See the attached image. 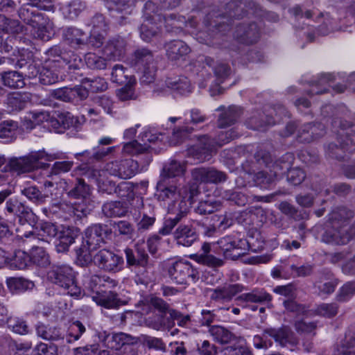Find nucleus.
<instances>
[{"instance_id": "c85d7f7f", "label": "nucleus", "mask_w": 355, "mask_h": 355, "mask_svg": "<svg viewBox=\"0 0 355 355\" xmlns=\"http://www.w3.org/2000/svg\"><path fill=\"white\" fill-rule=\"evenodd\" d=\"M243 289L244 287L239 284H225L223 287L214 289L211 297L217 301H230Z\"/></svg>"}, {"instance_id": "8fccbe9b", "label": "nucleus", "mask_w": 355, "mask_h": 355, "mask_svg": "<svg viewBox=\"0 0 355 355\" xmlns=\"http://www.w3.org/2000/svg\"><path fill=\"white\" fill-rule=\"evenodd\" d=\"M6 284L12 293H22L33 288L35 284L32 281L23 277H9Z\"/></svg>"}, {"instance_id": "e2e57ef3", "label": "nucleus", "mask_w": 355, "mask_h": 355, "mask_svg": "<svg viewBox=\"0 0 355 355\" xmlns=\"http://www.w3.org/2000/svg\"><path fill=\"white\" fill-rule=\"evenodd\" d=\"M31 262L40 267H46L50 263L49 256L42 248H33Z\"/></svg>"}, {"instance_id": "37998d69", "label": "nucleus", "mask_w": 355, "mask_h": 355, "mask_svg": "<svg viewBox=\"0 0 355 355\" xmlns=\"http://www.w3.org/2000/svg\"><path fill=\"white\" fill-rule=\"evenodd\" d=\"M331 273L327 272L315 282L314 286L318 291L319 295H329L335 291L337 282L331 279Z\"/></svg>"}, {"instance_id": "69168bd1", "label": "nucleus", "mask_w": 355, "mask_h": 355, "mask_svg": "<svg viewBox=\"0 0 355 355\" xmlns=\"http://www.w3.org/2000/svg\"><path fill=\"white\" fill-rule=\"evenodd\" d=\"M85 60L87 66L92 69L101 70L107 67L105 58L94 53H87Z\"/></svg>"}, {"instance_id": "5fc2aeb1", "label": "nucleus", "mask_w": 355, "mask_h": 355, "mask_svg": "<svg viewBox=\"0 0 355 355\" xmlns=\"http://www.w3.org/2000/svg\"><path fill=\"white\" fill-rule=\"evenodd\" d=\"M223 198L232 201L239 206H244L251 201L250 196L239 189L226 190L222 193Z\"/></svg>"}, {"instance_id": "680f3d73", "label": "nucleus", "mask_w": 355, "mask_h": 355, "mask_svg": "<svg viewBox=\"0 0 355 355\" xmlns=\"http://www.w3.org/2000/svg\"><path fill=\"white\" fill-rule=\"evenodd\" d=\"M165 318L164 314L153 313L145 318L144 323L148 327L159 331L167 328L168 320L166 321Z\"/></svg>"}, {"instance_id": "4d7b16f0", "label": "nucleus", "mask_w": 355, "mask_h": 355, "mask_svg": "<svg viewBox=\"0 0 355 355\" xmlns=\"http://www.w3.org/2000/svg\"><path fill=\"white\" fill-rule=\"evenodd\" d=\"M17 130V123L13 121H7L0 123V139L4 142H10L14 139Z\"/></svg>"}, {"instance_id": "f257e3e1", "label": "nucleus", "mask_w": 355, "mask_h": 355, "mask_svg": "<svg viewBox=\"0 0 355 355\" xmlns=\"http://www.w3.org/2000/svg\"><path fill=\"white\" fill-rule=\"evenodd\" d=\"M64 190H69L67 195L71 199L63 200L58 204L59 209L67 213L69 216L81 218L87 216L91 209L87 205L86 201L91 193L90 187L86 184L82 178H76L72 182L71 188H69L67 182H64Z\"/></svg>"}, {"instance_id": "f3484780", "label": "nucleus", "mask_w": 355, "mask_h": 355, "mask_svg": "<svg viewBox=\"0 0 355 355\" xmlns=\"http://www.w3.org/2000/svg\"><path fill=\"white\" fill-rule=\"evenodd\" d=\"M105 171L112 175L128 179L139 172L138 164L132 159L111 162L106 164Z\"/></svg>"}, {"instance_id": "4468645a", "label": "nucleus", "mask_w": 355, "mask_h": 355, "mask_svg": "<svg viewBox=\"0 0 355 355\" xmlns=\"http://www.w3.org/2000/svg\"><path fill=\"white\" fill-rule=\"evenodd\" d=\"M176 15L171 14L167 17H162L158 14L150 15L146 13L142 24L139 27V33L141 38L145 42H149L155 37L159 31V26L157 21H162L164 19L165 21L169 20H175Z\"/></svg>"}, {"instance_id": "412c9836", "label": "nucleus", "mask_w": 355, "mask_h": 355, "mask_svg": "<svg viewBox=\"0 0 355 355\" xmlns=\"http://www.w3.org/2000/svg\"><path fill=\"white\" fill-rule=\"evenodd\" d=\"M259 28L255 23H243L236 26L234 37L241 43L251 44L258 41Z\"/></svg>"}, {"instance_id": "39448f33", "label": "nucleus", "mask_w": 355, "mask_h": 355, "mask_svg": "<svg viewBox=\"0 0 355 355\" xmlns=\"http://www.w3.org/2000/svg\"><path fill=\"white\" fill-rule=\"evenodd\" d=\"M349 136L355 137V123L349 121H341L340 129L338 132V143L329 144L327 153L332 158L343 159L345 156V152H355V141L349 138Z\"/></svg>"}, {"instance_id": "49530a36", "label": "nucleus", "mask_w": 355, "mask_h": 355, "mask_svg": "<svg viewBox=\"0 0 355 355\" xmlns=\"http://www.w3.org/2000/svg\"><path fill=\"white\" fill-rule=\"evenodd\" d=\"M209 333L220 344H227L235 338V336L230 331L220 325L210 326Z\"/></svg>"}, {"instance_id": "a19ab883", "label": "nucleus", "mask_w": 355, "mask_h": 355, "mask_svg": "<svg viewBox=\"0 0 355 355\" xmlns=\"http://www.w3.org/2000/svg\"><path fill=\"white\" fill-rule=\"evenodd\" d=\"M237 300L245 302L263 303L272 300V296L263 289H253L249 293H243L237 297Z\"/></svg>"}, {"instance_id": "ea45409f", "label": "nucleus", "mask_w": 355, "mask_h": 355, "mask_svg": "<svg viewBox=\"0 0 355 355\" xmlns=\"http://www.w3.org/2000/svg\"><path fill=\"white\" fill-rule=\"evenodd\" d=\"M114 150V147L101 148L98 147L94 148V152L91 153L88 150H85L82 153H76V158L80 161H84L80 157H84L87 164H93L94 162H98L103 159L108 154L111 153Z\"/></svg>"}, {"instance_id": "13d9d810", "label": "nucleus", "mask_w": 355, "mask_h": 355, "mask_svg": "<svg viewBox=\"0 0 355 355\" xmlns=\"http://www.w3.org/2000/svg\"><path fill=\"white\" fill-rule=\"evenodd\" d=\"M167 329H171L175 326V321L179 327H187L191 322V316L189 315H184L177 310L170 311L169 318H167Z\"/></svg>"}, {"instance_id": "a878e982", "label": "nucleus", "mask_w": 355, "mask_h": 355, "mask_svg": "<svg viewBox=\"0 0 355 355\" xmlns=\"http://www.w3.org/2000/svg\"><path fill=\"white\" fill-rule=\"evenodd\" d=\"M31 28L33 36L43 41H49L55 35L53 23L45 16L42 17V19H40L38 24H35Z\"/></svg>"}, {"instance_id": "0eeeda50", "label": "nucleus", "mask_w": 355, "mask_h": 355, "mask_svg": "<svg viewBox=\"0 0 355 355\" xmlns=\"http://www.w3.org/2000/svg\"><path fill=\"white\" fill-rule=\"evenodd\" d=\"M14 191L6 189L0 191V205L5 202V211L18 218L19 222L31 225L35 222L36 216L32 209L13 196Z\"/></svg>"}, {"instance_id": "20e7f679", "label": "nucleus", "mask_w": 355, "mask_h": 355, "mask_svg": "<svg viewBox=\"0 0 355 355\" xmlns=\"http://www.w3.org/2000/svg\"><path fill=\"white\" fill-rule=\"evenodd\" d=\"M282 347L287 345L295 346L297 340L295 337L294 333L287 326H282L279 328L267 327L263 329L262 335H255L253 337L252 342L254 347L257 349H268L272 347L273 343L271 339Z\"/></svg>"}, {"instance_id": "4be33fe9", "label": "nucleus", "mask_w": 355, "mask_h": 355, "mask_svg": "<svg viewBox=\"0 0 355 355\" xmlns=\"http://www.w3.org/2000/svg\"><path fill=\"white\" fill-rule=\"evenodd\" d=\"M219 248L223 252L226 258H230L229 252L232 250H237V254L234 255L232 259H234L243 254L246 250L248 242L245 239H234L232 236H225L218 241Z\"/></svg>"}, {"instance_id": "0e129e2a", "label": "nucleus", "mask_w": 355, "mask_h": 355, "mask_svg": "<svg viewBox=\"0 0 355 355\" xmlns=\"http://www.w3.org/2000/svg\"><path fill=\"white\" fill-rule=\"evenodd\" d=\"M21 193L36 204L44 203L48 195L42 193L36 187H29L21 191Z\"/></svg>"}, {"instance_id": "1a4fd4ad", "label": "nucleus", "mask_w": 355, "mask_h": 355, "mask_svg": "<svg viewBox=\"0 0 355 355\" xmlns=\"http://www.w3.org/2000/svg\"><path fill=\"white\" fill-rule=\"evenodd\" d=\"M124 252L128 266H135L138 269L137 274L140 273L144 278L148 279L154 263L150 259L144 243H137L135 250L125 248Z\"/></svg>"}, {"instance_id": "79ce46f5", "label": "nucleus", "mask_w": 355, "mask_h": 355, "mask_svg": "<svg viewBox=\"0 0 355 355\" xmlns=\"http://www.w3.org/2000/svg\"><path fill=\"white\" fill-rule=\"evenodd\" d=\"M64 40L71 46L76 47L85 42L86 34L80 29L69 27L63 31Z\"/></svg>"}, {"instance_id": "c9c22d12", "label": "nucleus", "mask_w": 355, "mask_h": 355, "mask_svg": "<svg viewBox=\"0 0 355 355\" xmlns=\"http://www.w3.org/2000/svg\"><path fill=\"white\" fill-rule=\"evenodd\" d=\"M62 76L60 75L56 68L51 67V62L49 60L46 62L39 73V80L41 84L50 85L58 83Z\"/></svg>"}, {"instance_id": "9b49d317", "label": "nucleus", "mask_w": 355, "mask_h": 355, "mask_svg": "<svg viewBox=\"0 0 355 355\" xmlns=\"http://www.w3.org/2000/svg\"><path fill=\"white\" fill-rule=\"evenodd\" d=\"M255 158L258 162L266 164L275 178L286 172L288 173L294 160L293 155L287 153L272 162L270 154L261 150L256 153Z\"/></svg>"}, {"instance_id": "bb28decb", "label": "nucleus", "mask_w": 355, "mask_h": 355, "mask_svg": "<svg viewBox=\"0 0 355 355\" xmlns=\"http://www.w3.org/2000/svg\"><path fill=\"white\" fill-rule=\"evenodd\" d=\"M130 64L138 70L143 67L155 65L153 52L146 48L137 49L132 55Z\"/></svg>"}, {"instance_id": "864d4df0", "label": "nucleus", "mask_w": 355, "mask_h": 355, "mask_svg": "<svg viewBox=\"0 0 355 355\" xmlns=\"http://www.w3.org/2000/svg\"><path fill=\"white\" fill-rule=\"evenodd\" d=\"M31 263V257L22 250H17L14 256L9 257L8 266L12 269L23 270L27 268Z\"/></svg>"}, {"instance_id": "c756f323", "label": "nucleus", "mask_w": 355, "mask_h": 355, "mask_svg": "<svg viewBox=\"0 0 355 355\" xmlns=\"http://www.w3.org/2000/svg\"><path fill=\"white\" fill-rule=\"evenodd\" d=\"M36 6L31 3L24 4L18 10L19 17L31 27L35 24H38L44 15L40 12Z\"/></svg>"}, {"instance_id": "6e6552de", "label": "nucleus", "mask_w": 355, "mask_h": 355, "mask_svg": "<svg viewBox=\"0 0 355 355\" xmlns=\"http://www.w3.org/2000/svg\"><path fill=\"white\" fill-rule=\"evenodd\" d=\"M47 275L49 281L63 288L68 295L77 297L81 295V288L77 285L74 272L70 266H53Z\"/></svg>"}, {"instance_id": "3c124183", "label": "nucleus", "mask_w": 355, "mask_h": 355, "mask_svg": "<svg viewBox=\"0 0 355 355\" xmlns=\"http://www.w3.org/2000/svg\"><path fill=\"white\" fill-rule=\"evenodd\" d=\"M111 80L119 85H127L134 82L132 80V76L129 74L128 69L119 64H116L112 67Z\"/></svg>"}, {"instance_id": "393cba45", "label": "nucleus", "mask_w": 355, "mask_h": 355, "mask_svg": "<svg viewBox=\"0 0 355 355\" xmlns=\"http://www.w3.org/2000/svg\"><path fill=\"white\" fill-rule=\"evenodd\" d=\"M164 48L166 57L171 61L184 59L190 52L189 46L184 42L179 40L166 43Z\"/></svg>"}, {"instance_id": "7ed1b4c3", "label": "nucleus", "mask_w": 355, "mask_h": 355, "mask_svg": "<svg viewBox=\"0 0 355 355\" xmlns=\"http://www.w3.org/2000/svg\"><path fill=\"white\" fill-rule=\"evenodd\" d=\"M67 156L62 152L49 154L44 150L31 153L30 155L22 157L11 158L8 164L10 171L17 174L28 173L38 168L49 166L42 162V159L51 162L55 159H65Z\"/></svg>"}, {"instance_id": "a211bd4d", "label": "nucleus", "mask_w": 355, "mask_h": 355, "mask_svg": "<svg viewBox=\"0 0 355 355\" xmlns=\"http://www.w3.org/2000/svg\"><path fill=\"white\" fill-rule=\"evenodd\" d=\"M112 234V229L107 225L96 223L88 227L85 232V240L89 249H96L101 243H105Z\"/></svg>"}, {"instance_id": "dca6fc26", "label": "nucleus", "mask_w": 355, "mask_h": 355, "mask_svg": "<svg viewBox=\"0 0 355 355\" xmlns=\"http://www.w3.org/2000/svg\"><path fill=\"white\" fill-rule=\"evenodd\" d=\"M192 179L197 183L220 184L227 180V175L214 167H198L191 171Z\"/></svg>"}, {"instance_id": "e433bc0d", "label": "nucleus", "mask_w": 355, "mask_h": 355, "mask_svg": "<svg viewBox=\"0 0 355 355\" xmlns=\"http://www.w3.org/2000/svg\"><path fill=\"white\" fill-rule=\"evenodd\" d=\"M98 338L108 348L117 350L123 346L124 333L123 332L110 333L103 331L98 333Z\"/></svg>"}, {"instance_id": "de8ad7c7", "label": "nucleus", "mask_w": 355, "mask_h": 355, "mask_svg": "<svg viewBox=\"0 0 355 355\" xmlns=\"http://www.w3.org/2000/svg\"><path fill=\"white\" fill-rule=\"evenodd\" d=\"M24 28L18 20L0 15V34H18L23 32Z\"/></svg>"}, {"instance_id": "338daca9", "label": "nucleus", "mask_w": 355, "mask_h": 355, "mask_svg": "<svg viewBox=\"0 0 355 355\" xmlns=\"http://www.w3.org/2000/svg\"><path fill=\"white\" fill-rule=\"evenodd\" d=\"M148 349L159 350L166 352V346L162 338L150 336L146 334H141V343Z\"/></svg>"}, {"instance_id": "6ab92c4d", "label": "nucleus", "mask_w": 355, "mask_h": 355, "mask_svg": "<svg viewBox=\"0 0 355 355\" xmlns=\"http://www.w3.org/2000/svg\"><path fill=\"white\" fill-rule=\"evenodd\" d=\"M354 233L346 225H331L327 227L322 236V241L326 243L334 245H345L352 237Z\"/></svg>"}, {"instance_id": "f8f14e48", "label": "nucleus", "mask_w": 355, "mask_h": 355, "mask_svg": "<svg viewBox=\"0 0 355 355\" xmlns=\"http://www.w3.org/2000/svg\"><path fill=\"white\" fill-rule=\"evenodd\" d=\"M93 263L105 272L116 273L123 270L124 259L113 251L102 249L93 255Z\"/></svg>"}, {"instance_id": "ddd939ff", "label": "nucleus", "mask_w": 355, "mask_h": 355, "mask_svg": "<svg viewBox=\"0 0 355 355\" xmlns=\"http://www.w3.org/2000/svg\"><path fill=\"white\" fill-rule=\"evenodd\" d=\"M245 12L249 15L260 16L261 9L252 1L244 3L241 0H232L227 3L223 17L239 19L243 17Z\"/></svg>"}, {"instance_id": "603ef678", "label": "nucleus", "mask_w": 355, "mask_h": 355, "mask_svg": "<svg viewBox=\"0 0 355 355\" xmlns=\"http://www.w3.org/2000/svg\"><path fill=\"white\" fill-rule=\"evenodd\" d=\"M86 8V4L81 0H72L62 8L64 15L71 19H76Z\"/></svg>"}, {"instance_id": "9d476101", "label": "nucleus", "mask_w": 355, "mask_h": 355, "mask_svg": "<svg viewBox=\"0 0 355 355\" xmlns=\"http://www.w3.org/2000/svg\"><path fill=\"white\" fill-rule=\"evenodd\" d=\"M168 277L178 284H189L199 279V272L188 261H175L166 266Z\"/></svg>"}, {"instance_id": "aec40b11", "label": "nucleus", "mask_w": 355, "mask_h": 355, "mask_svg": "<svg viewBox=\"0 0 355 355\" xmlns=\"http://www.w3.org/2000/svg\"><path fill=\"white\" fill-rule=\"evenodd\" d=\"M177 244L184 247L191 246L198 239V234L192 225L180 224L173 232Z\"/></svg>"}, {"instance_id": "09e8293b", "label": "nucleus", "mask_w": 355, "mask_h": 355, "mask_svg": "<svg viewBox=\"0 0 355 355\" xmlns=\"http://www.w3.org/2000/svg\"><path fill=\"white\" fill-rule=\"evenodd\" d=\"M167 87L178 92L182 95H186L191 92V85L187 77L170 78L166 81Z\"/></svg>"}, {"instance_id": "052dcab7", "label": "nucleus", "mask_w": 355, "mask_h": 355, "mask_svg": "<svg viewBox=\"0 0 355 355\" xmlns=\"http://www.w3.org/2000/svg\"><path fill=\"white\" fill-rule=\"evenodd\" d=\"M116 234L131 239L134 234L133 225L127 220H119L111 224Z\"/></svg>"}, {"instance_id": "2eb2a0df", "label": "nucleus", "mask_w": 355, "mask_h": 355, "mask_svg": "<svg viewBox=\"0 0 355 355\" xmlns=\"http://www.w3.org/2000/svg\"><path fill=\"white\" fill-rule=\"evenodd\" d=\"M123 151L126 154L137 156V159L135 161L138 164L139 172L146 169L153 159L150 146L147 144L142 145L137 140L125 144Z\"/></svg>"}, {"instance_id": "bf43d9fd", "label": "nucleus", "mask_w": 355, "mask_h": 355, "mask_svg": "<svg viewBox=\"0 0 355 355\" xmlns=\"http://www.w3.org/2000/svg\"><path fill=\"white\" fill-rule=\"evenodd\" d=\"M221 206L219 201L215 200H201L195 208V212L200 215L211 214L218 211Z\"/></svg>"}, {"instance_id": "5701e85b", "label": "nucleus", "mask_w": 355, "mask_h": 355, "mask_svg": "<svg viewBox=\"0 0 355 355\" xmlns=\"http://www.w3.org/2000/svg\"><path fill=\"white\" fill-rule=\"evenodd\" d=\"M103 51L110 60H119L125 54L126 42L121 37H113L107 42Z\"/></svg>"}, {"instance_id": "423d86ee", "label": "nucleus", "mask_w": 355, "mask_h": 355, "mask_svg": "<svg viewBox=\"0 0 355 355\" xmlns=\"http://www.w3.org/2000/svg\"><path fill=\"white\" fill-rule=\"evenodd\" d=\"M197 187L192 185L184 187L179 192V196L182 198L178 202L176 209V216L173 218H167L164 220L163 227L159 232L163 235H168L172 232L173 228L178 224L182 218L185 217L191 207L193 202V198L198 194Z\"/></svg>"}, {"instance_id": "b1692460", "label": "nucleus", "mask_w": 355, "mask_h": 355, "mask_svg": "<svg viewBox=\"0 0 355 355\" xmlns=\"http://www.w3.org/2000/svg\"><path fill=\"white\" fill-rule=\"evenodd\" d=\"M211 245L204 243L201 247V252L191 255V259L196 262L211 268L220 267L224 264V261L210 254Z\"/></svg>"}, {"instance_id": "6e6d98bb", "label": "nucleus", "mask_w": 355, "mask_h": 355, "mask_svg": "<svg viewBox=\"0 0 355 355\" xmlns=\"http://www.w3.org/2000/svg\"><path fill=\"white\" fill-rule=\"evenodd\" d=\"M96 184L99 192L112 194L119 193L118 190H120L123 186H125V183H122L116 186L114 182L106 177V173H103V175L98 177V181Z\"/></svg>"}, {"instance_id": "4c0bfd02", "label": "nucleus", "mask_w": 355, "mask_h": 355, "mask_svg": "<svg viewBox=\"0 0 355 355\" xmlns=\"http://www.w3.org/2000/svg\"><path fill=\"white\" fill-rule=\"evenodd\" d=\"M158 198L161 200L175 199L178 195L177 187L171 184L170 180L160 178L157 186Z\"/></svg>"}, {"instance_id": "473e14b6", "label": "nucleus", "mask_w": 355, "mask_h": 355, "mask_svg": "<svg viewBox=\"0 0 355 355\" xmlns=\"http://www.w3.org/2000/svg\"><path fill=\"white\" fill-rule=\"evenodd\" d=\"M79 236V230L77 228L68 227L62 231L60 234L57 243L56 250L58 252L68 251L69 246L75 242L76 239Z\"/></svg>"}, {"instance_id": "a18cd8bd", "label": "nucleus", "mask_w": 355, "mask_h": 355, "mask_svg": "<svg viewBox=\"0 0 355 355\" xmlns=\"http://www.w3.org/2000/svg\"><path fill=\"white\" fill-rule=\"evenodd\" d=\"M353 217V212L344 207L335 208L329 215V223L331 225H346L347 220Z\"/></svg>"}, {"instance_id": "cd10ccee", "label": "nucleus", "mask_w": 355, "mask_h": 355, "mask_svg": "<svg viewBox=\"0 0 355 355\" xmlns=\"http://www.w3.org/2000/svg\"><path fill=\"white\" fill-rule=\"evenodd\" d=\"M31 100L30 93L12 92L6 98L7 107L10 112H19L24 109Z\"/></svg>"}, {"instance_id": "72a5a7b5", "label": "nucleus", "mask_w": 355, "mask_h": 355, "mask_svg": "<svg viewBox=\"0 0 355 355\" xmlns=\"http://www.w3.org/2000/svg\"><path fill=\"white\" fill-rule=\"evenodd\" d=\"M275 124V120L268 117L265 113L256 112L247 121L249 128L256 130H265L268 126Z\"/></svg>"}, {"instance_id": "f03ea898", "label": "nucleus", "mask_w": 355, "mask_h": 355, "mask_svg": "<svg viewBox=\"0 0 355 355\" xmlns=\"http://www.w3.org/2000/svg\"><path fill=\"white\" fill-rule=\"evenodd\" d=\"M238 137L239 133L234 128L220 131L214 139L207 135H201L198 138V144L189 148L187 154L200 162H205L209 159L211 153L217 147H220Z\"/></svg>"}, {"instance_id": "7c9ffc66", "label": "nucleus", "mask_w": 355, "mask_h": 355, "mask_svg": "<svg viewBox=\"0 0 355 355\" xmlns=\"http://www.w3.org/2000/svg\"><path fill=\"white\" fill-rule=\"evenodd\" d=\"M187 165L184 162L171 159L166 163L162 170L160 178L170 180L171 178L183 176L186 172Z\"/></svg>"}, {"instance_id": "2f4dec72", "label": "nucleus", "mask_w": 355, "mask_h": 355, "mask_svg": "<svg viewBox=\"0 0 355 355\" xmlns=\"http://www.w3.org/2000/svg\"><path fill=\"white\" fill-rule=\"evenodd\" d=\"M35 329L37 335L44 340L57 342L63 340L64 338V331L57 327L46 325L39 322L37 324Z\"/></svg>"}, {"instance_id": "c03bdc74", "label": "nucleus", "mask_w": 355, "mask_h": 355, "mask_svg": "<svg viewBox=\"0 0 355 355\" xmlns=\"http://www.w3.org/2000/svg\"><path fill=\"white\" fill-rule=\"evenodd\" d=\"M1 76L3 84L10 88H22L25 85L24 76L16 71H3Z\"/></svg>"}, {"instance_id": "774afa93", "label": "nucleus", "mask_w": 355, "mask_h": 355, "mask_svg": "<svg viewBox=\"0 0 355 355\" xmlns=\"http://www.w3.org/2000/svg\"><path fill=\"white\" fill-rule=\"evenodd\" d=\"M85 331V326L78 320L74 321L69 328V332L66 337L67 343H72L78 340Z\"/></svg>"}, {"instance_id": "58836bf2", "label": "nucleus", "mask_w": 355, "mask_h": 355, "mask_svg": "<svg viewBox=\"0 0 355 355\" xmlns=\"http://www.w3.org/2000/svg\"><path fill=\"white\" fill-rule=\"evenodd\" d=\"M241 114V109L237 106H230L221 113L218 119V127L225 128L234 124Z\"/></svg>"}, {"instance_id": "f704fd0d", "label": "nucleus", "mask_w": 355, "mask_h": 355, "mask_svg": "<svg viewBox=\"0 0 355 355\" xmlns=\"http://www.w3.org/2000/svg\"><path fill=\"white\" fill-rule=\"evenodd\" d=\"M102 211L107 218L122 217L127 214L128 207L125 202L110 201L103 204Z\"/></svg>"}]
</instances>
